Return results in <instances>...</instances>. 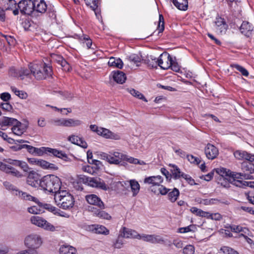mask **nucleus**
Wrapping results in <instances>:
<instances>
[{
  "label": "nucleus",
  "instance_id": "obj_1",
  "mask_svg": "<svg viewBox=\"0 0 254 254\" xmlns=\"http://www.w3.org/2000/svg\"><path fill=\"white\" fill-rule=\"evenodd\" d=\"M31 72L37 80H43L52 76V67L42 61H36L29 64Z\"/></svg>",
  "mask_w": 254,
  "mask_h": 254
},
{
  "label": "nucleus",
  "instance_id": "obj_2",
  "mask_svg": "<svg viewBox=\"0 0 254 254\" xmlns=\"http://www.w3.org/2000/svg\"><path fill=\"white\" fill-rule=\"evenodd\" d=\"M60 179L54 175H47L41 179L40 187L49 192L57 193L61 189Z\"/></svg>",
  "mask_w": 254,
  "mask_h": 254
},
{
  "label": "nucleus",
  "instance_id": "obj_3",
  "mask_svg": "<svg viewBox=\"0 0 254 254\" xmlns=\"http://www.w3.org/2000/svg\"><path fill=\"white\" fill-rule=\"evenodd\" d=\"M163 180L162 176L157 175L146 177L144 179L143 182L150 186V190L154 193L164 195L167 194L170 190L161 185Z\"/></svg>",
  "mask_w": 254,
  "mask_h": 254
},
{
  "label": "nucleus",
  "instance_id": "obj_4",
  "mask_svg": "<svg viewBox=\"0 0 254 254\" xmlns=\"http://www.w3.org/2000/svg\"><path fill=\"white\" fill-rule=\"evenodd\" d=\"M54 199L56 204L64 210H69L74 205L73 196L66 190H60L57 193L55 194Z\"/></svg>",
  "mask_w": 254,
  "mask_h": 254
},
{
  "label": "nucleus",
  "instance_id": "obj_5",
  "mask_svg": "<svg viewBox=\"0 0 254 254\" xmlns=\"http://www.w3.org/2000/svg\"><path fill=\"white\" fill-rule=\"evenodd\" d=\"M79 180L83 183L93 188L100 189L104 190H107L109 189L104 181L100 178H92L83 176L79 178Z\"/></svg>",
  "mask_w": 254,
  "mask_h": 254
},
{
  "label": "nucleus",
  "instance_id": "obj_6",
  "mask_svg": "<svg viewBox=\"0 0 254 254\" xmlns=\"http://www.w3.org/2000/svg\"><path fill=\"white\" fill-rule=\"evenodd\" d=\"M11 10L14 15H16V1L15 0H0V21H5V11Z\"/></svg>",
  "mask_w": 254,
  "mask_h": 254
},
{
  "label": "nucleus",
  "instance_id": "obj_7",
  "mask_svg": "<svg viewBox=\"0 0 254 254\" xmlns=\"http://www.w3.org/2000/svg\"><path fill=\"white\" fill-rule=\"evenodd\" d=\"M43 243L41 237L37 234H31L27 236L24 240L26 247L30 250H36L39 248Z\"/></svg>",
  "mask_w": 254,
  "mask_h": 254
},
{
  "label": "nucleus",
  "instance_id": "obj_8",
  "mask_svg": "<svg viewBox=\"0 0 254 254\" xmlns=\"http://www.w3.org/2000/svg\"><path fill=\"white\" fill-rule=\"evenodd\" d=\"M33 0H22L17 3V14L19 9L23 14L31 15L33 12Z\"/></svg>",
  "mask_w": 254,
  "mask_h": 254
},
{
  "label": "nucleus",
  "instance_id": "obj_9",
  "mask_svg": "<svg viewBox=\"0 0 254 254\" xmlns=\"http://www.w3.org/2000/svg\"><path fill=\"white\" fill-rule=\"evenodd\" d=\"M18 195L19 197H20L22 199L25 200H29L32 201L36 203H37L40 207H43L44 208L50 210L51 211H54L55 210V207L51 206L49 204H43L42 202L39 201L38 199L30 194L27 193V192H23L22 191H18Z\"/></svg>",
  "mask_w": 254,
  "mask_h": 254
},
{
  "label": "nucleus",
  "instance_id": "obj_10",
  "mask_svg": "<svg viewBox=\"0 0 254 254\" xmlns=\"http://www.w3.org/2000/svg\"><path fill=\"white\" fill-rule=\"evenodd\" d=\"M123 154L118 152H110V154L103 153L102 157L110 164L119 165L123 161Z\"/></svg>",
  "mask_w": 254,
  "mask_h": 254
},
{
  "label": "nucleus",
  "instance_id": "obj_11",
  "mask_svg": "<svg viewBox=\"0 0 254 254\" xmlns=\"http://www.w3.org/2000/svg\"><path fill=\"white\" fill-rule=\"evenodd\" d=\"M172 62H173V57L167 53L161 54L156 61L158 65L163 69L170 68L172 65Z\"/></svg>",
  "mask_w": 254,
  "mask_h": 254
},
{
  "label": "nucleus",
  "instance_id": "obj_12",
  "mask_svg": "<svg viewBox=\"0 0 254 254\" xmlns=\"http://www.w3.org/2000/svg\"><path fill=\"white\" fill-rule=\"evenodd\" d=\"M16 160L11 159H4L3 162L0 161V170L8 174L15 175Z\"/></svg>",
  "mask_w": 254,
  "mask_h": 254
},
{
  "label": "nucleus",
  "instance_id": "obj_13",
  "mask_svg": "<svg viewBox=\"0 0 254 254\" xmlns=\"http://www.w3.org/2000/svg\"><path fill=\"white\" fill-rule=\"evenodd\" d=\"M41 150L43 153L49 155H53L54 156L61 158L64 161H67L69 160L67 155L64 152L57 149L43 147L41 148Z\"/></svg>",
  "mask_w": 254,
  "mask_h": 254
},
{
  "label": "nucleus",
  "instance_id": "obj_14",
  "mask_svg": "<svg viewBox=\"0 0 254 254\" xmlns=\"http://www.w3.org/2000/svg\"><path fill=\"white\" fill-rule=\"evenodd\" d=\"M87 6L94 11L96 18L100 20L102 18L101 10V0H84Z\"/></svg>",
  "mask_w": 254,
  "mask_h": 254
},
{
  "label": "nucleus",
  "instance_id": "obj_15",
  "mask_svg": "<svg viewBox=\"0 0 254 254\" xmlns=\"http://www.w3.org/2000/svg\"><path fill=\"white\" fill-rule=\"evenodd\" d=\"M41 176L38 173L32 171L29 173L27 177V183L34 188L40 187Z\"/></svg>",
  "mask_w": 254,
  "mask_h": 254
},
{
  "label": "nucleus",
  "instance_id": "obj_16",
  "mask_svg": "<svg viewBox=\"0 0 254 254\" xmlns=\"http://www.w3.org/2000/svg\"><path fill=\"white\" fill-rule=\"evenodd\" d=\"M85 199L89 204L96 206L100 209H104L105 208L104 202L96 194H91L86 195Z\"/></svg>",
  "mask_w": 254,
  "mask_h": 254
},
{
  "label": "nucleus",
  "instance_id": "obj_17",
  "mask_svg": "<svg viewBox=\"0 0 254 254\" xmlns=\"http://www.w3.org/2000/svg\"><path fill=\"white\" fill-rule=\"evenodd\" d=\"M52 60L57 63L65 71H69L70 66L69 64L61 55L53 54L51 55Z\"/></svg>",
  "mask_w": 254,
  "mask_h": 254
},
{
  "label": "nucleus",
  "instance_id": "obj_18",
  "mask_svg": "<svg viewBox=\"0 0 254 254\" xmlns=\"http://www.w3.org/2000/svg\"><path fill=\"white\" fill-rule=\"evenodd\" d=\"M98 135L106 139H111L114 140H119L121 139V136L119 133H114L110 130L104 128L100 127Z\"/></svg>",
  "mask_w": 254,
  "mask_h": 254
},
{
  "label": "nucleus",
  "instance_id": "obj_19",
  "mask_svg": "<svg viewBox=\"0 0 254 254\" xmlns=\"http://www.w3.org/2000/svg\"><path fill=\"white\" fill-rule=\"evenodd\" d=\"M204 152L206 157L213 160L217 157L219 154L218 149L214 145L208 143L205 147Z\"/></svg>",
  "mask_w": 254,
  "mask_h": 254
},
{
  "label": "nucleus",
  "instance_id": "obj_20",
  "mask_svg": "<svg viewBox=\"0 0 254 254\" xmlns=\"http://www.w3.org/2000/svg\"><path fill=\"white\" fill-rule=\"evenodd\" d=\"M33 13H44L47 10V4L44 0H33Z\"/></svg>",
  "mask_w": 254,
  "mask_h": 254
},
{
  "label": "nucleus",
  "instance_id": "obj_21",
  "mask_svg": "<svg viewBox=\"0 0 254 254\" xmlns=\"http://www.w3.org/2000/svg\"><path fill=\"white\" fill-rule=\"evenodd\" d=\"M215 26L216 30L221 34L225 33L228 27L224 18L219 16L216 18Z\"/></svg>",
  "mask_w": 254,
  "mask_h": 254
},
{
  "label": "nucleus",
  "instance_id": "obj_22",
  "mask_svg": "<svg viewBox=\"0 0 254 254\" xmlns=\"http://www.w3.org/2000/svg\"><path fill=\"white\" fill-rule=\"evenodd\" d=\"M243 228L240 226L233 225L230 226V228H227V229H221L220 230L219 232L223 236L226 237H232V234L231 232H233L235 233H239L243 231Z\"/></svg>",
  "mask_w": 254,
  "mask_h": 254
},
{
  "label": "nucleus",
  "instance_id": "obj_23",
  "mask_svg": "<svg viewBox=\"0 0 254 254\" xmlns=\"http://www.w3.org/2000/svg\"><path fill=\"white\" fill-rule=\"evenodd\" d=\"M89 231L98 234L108 235L109 231L105 226L100 224H92L88 226Z\"/></svg>",
  "mask_w": 254,
  "mask_h": 254
},
{
  "label": "nucleus",
  "instance_id": "obj_24",
  "mask_svg": "<svg viewBox=\"0 0 254 254\" xmlns=\"http://www.w3.org/2000/svg\"><path fill=\"white\" fill-rule=\"evenodd\" d=\"M254 27L253 25L248 21H243L242 23L240 30L242 34L249 37L252 34Z\"/></svg>",
  "mask_w": 254,
  "mask_h": 254
},
{
  "label": "nucleus",
  "instance_id": "obj_25",
  "mask_svg": "<svg viewBox=\"0 0 254 254\" xmlns=\"http://www.w3.org/2000/svg\"><path fill=\"white\" fill-rule=\"evenodd\" d=\"M0 124L1 127L12 126L11 128L12 132L14 134H16L15 130L16 129V119L6 117H3L0 121Z\"/></svg>",
  "mask_w": 254,
  "mask_h": 254
},
{
  "label": "nucleus",
  "instance_id": "obj_26",
  "mask_svg": "<svg viewBox=\"0 0 254 254\" xmlns=\"http://www.w3.org/2000/svg\"><path fill=\"white\" fill-rule=\"evenodd\" d=\"M21 24L24 30L26 31L34 32L39 28L38 24L29 19L23 20Z\"/></svg>",
  "mask_w": 254,
  "mask_h": 254
},
{
  "label": "nucleus",
  "instance_id": "obj_27",
  "mask_svg": "<svg viewBox=\"0 0 254 254\" xmlns=\"http://www.w3.org/2000/svg\"><path fill=\"white\" fill-rule=\"evenodd\" d=\"M241 169L243 173L249 174L250 179L248 180L254 179V177L252 174L254 173V165L251 163L243 162L242 163Z\"/></svg>",
  "mask_w": 254,
  "mask_h": 254
},
{
  "label": "nucleus",
  "instance_id": "obj_28",
  "mask_svg": "<svg viewBox=\"0 0 254 254\" xmlns=\"http://www.w3.org/2000/svg\"><path fill=\"white\" fill-rule=\"evenodd\" d=\"M120 235L123 238H136L137 239L138 233L134 230L127 228H122L120 232Z\"/></svg>",
  "mask_w": 254,
  "mask_h": 254
},
{
  "label": "nucleus",
  "instance_id": "obj_29",
  "mask_svg": "<svg viewBox=\"0 0 254 254\" xmlns=\"http://www.w3.org/2000/svg\"><path fill=\"white\" fill-rule=\"evenodd\" d=\"M68 140L72 143L80 146L83 148L87 147L86 142L82 138L78 136L74 135H70L68 137Z\"/></svg>",
  "mask_w": 254,
  "mask_h": 254
},
{
  "label": "nucleus",
  "instance_id": "obj_30",
  "mask_svg": "<svg viewBox=\"0 0 254 254\" xmlns=\"http://www.w3.org/2000/svg\"><path fill=\"white\" fill-rule=\"evenodd\" d=\"M60 254H76L77 250L75 248L67 245H62L59 249Z\"/></svg>",
  "mask_w": 254,
  "mask_h": 254
},
{
  "label": "nucleus",
  "instance_id": "obj_31",
  "mask_svg": "<svg viewBox=\"0 0 254 254\" xmlns=\"http://www.w3.org/2000/svg\"><path fill=\"white\" fill-rule=\"evenodd\" d=\"M91 211L94 212L95 216L103 219L110 220L112 218V216L103 209H97L96 208L92 207Z\"/></svg>",
  "mask_w": 254,
  "mask_h": 254
},
{
  "label": "nucleus",
  "instance_id": "obj_32",
  "mask_svg": "<svg viewBox=\"0 0 254 254\" xmlns=\"http://www.w3.org/2000/svg\"><path fill=\"white\" fill-rule=\"evenodd\" d=\"M29 125L28 121L26 120L20 122L17 120V136L22 135L27 129Z\"/></svg>",
  "mask_w": 254,
  "mask_h": 254
},
{
  "label": "nucleus",
  "instance_id": "obj_33",
  "mask_svg": "<svg viewBox=\"0 0 254 254\" xmlns=\"http://www.w3.org/2000/svg\"><path fill=\"white\" fill-rule=\"evenodd\" d=\"M169 166L172 168L170 170L172 175V178H173L174 179L177 180L180 178L181 177L183 178V176L185 174V173L182 172L177 166L173 164H170Z\"/></svg>",
  "mask_w": 254,
  "mask_h": 254
},
{
  "label": "nucleus",
  "instance_id": "obj_34",
  "mask_svg": "<svg viewBox=\"0 0 254 254\" xmlns=\"http://www.w3.org/2000/svg\"><path fill=\"white\" fill-rule=\"evenodd\" d=\"M113 78L115 81L119 84L124 83L127 79L126 74L123 71L119 70L113 73Z\"/></svg>",
  "mask_w": 254,
  "mask_h": 254
},
{
  "label": "nucleus",
  "instance_id": "obj_35",
  "mask_svg": "<svg viewBox=\"0 0 254 254\" xmlns=\"http://www.w3.org/2000/svg\"><path fill=\"white\" fill-rule=\"evenodd\" d=\"M137 239L142 240L144 241L151 243H156L159 242V239L158 237L152 235H140L138 234Z\"/></svg>",
  "mask_w": 254,
  "mask_h": 254
},
{
  "label": "nucleus",
  "instance_id": "obj_36",
  "mask_svg": "<svg viewBox=\"0 0 254 254\" xmlns=\"http://www.w3.org/2000/svg\"><path fill=\"white\" fill-rule=\"evenodd\" d=\"M174 5L179 10L185 11L188 8V0H172Z\"/></svg>",
  "mask_w": 254,
  "mask_h": 254
},
{
  "label": "nucleus",
  "instance_id": "obj_37",
  "mask_svg": "<svg viewBox=\"0 0 254 254\" xmlns=\"http://www.w3.org/2000/svg\"><path fill=\"white\" fill-rule=\"evenodd\" d=\"M170 190L168 192V198L172 202H175L178 199L180 195V191L179 190L176 188L173 190L169 189Z\"/></svg>",
  "mask_w": 254,
  "mask_h": 254
},
{
  "label": "nucleus",
  "instance_id": "obj_38",
  "mask_svg": "<svg viewBox=\"0 0 254 254\" xmlns=\"http://www.w3.org/2000/svg\"><path fill=\"white\" fill-rule=\"evenodd\" d=\"M38 227L42 228L44 230L53 232L60 230L58 226H56L52 224V223H34Z\"/></svg>",
  "mask_w": 254,
  "mask_h": 254
},
{
  "label": "nucleus",
  "instance_id": "obj_39",
  "mask_svg": "<svg viewBox=\"0 0 254 254\" xmlns=\"http://www.w3.org/2000/svg\"><path fill=\"white\" fill-rule=\"evenodd\" d=\"M164 19L162 14H159V20L158 22V26L156 30L154 31L151 35V36L154 35L157 31H158L157 35L160 36V34L162 33L164 30Z\"/></svg>",
  "mask_w": 254,
  "mask_h": 254
},
{
  "label": "nucleus",
  "instance_id": "obj_40",
  "mask_svg": "<svg viewBox=\"0 0 254 254\" xmlns=\"http://www.w3.org/2000/svg\"><path fill=\"white\" fill-rule=\"evenodd\" d=\"M82 124V122L78 119L65 118L64 127H75L80 126Z\"/></svg>",
  "mask_w": 254,
  "mask_h": 254
},
{
  "label": "nucleus",
  "instance_id": "obj_41",
  "mask_svg": "<svg viewBox=\"0 0 254 254\" xmlns=\"http://www.w3.org/2000/svg\"><path fill=\"white\" fill-rule=\"evenodd\" d=\"M108 65L110 66L116 67L122 69L123 67V62L120 58L116 59L114 57L110 58L108 62Z\"/></svg>",
  "mask_w": 254,
  "mask_h": 254
},
{
  "label": "nucleus",
  "instance_id": "obj_42",
  "mask_svg": "<svg viewBox=\"0 0 254 254\" xmlns=\"http://www.w3.org/2000/svg\"><path fill=\"white\" fill-rule=\"evenodd\" d=\"M217 203H222L226 204H228V201L222 202L220 200L217 198H210V199H200L199 203L203 205H208L217 204Z\"/></svg>",
  "mask_w": 254,
  "mask_h": 254
},
{
  "label": "nucleus",
  "instance_id": "obj_43",
  "mask_svg": "<svg viewBox=\"0 0 254 254\" xmlns=\"http://www.w3.org/2000/svg\"><path fill=\"white\" fill-rule=\"evenodd\" d=\"M130 187L132 195L136 196L139 192L140 190V185L139 183L135 180H131L128 182Z\"/></svg>",
  "mask_w": 254,
  "mask_h": 254
},
{
  "label": "nucleus",
  "instance_id": "obj_44",
  "mask_svg": "<svg viewBox=\"0 0 254 254\" xmlns=\"http://www.w3.org/2000/svg\"><path fill=\"white\" fill-rule=\"evenodd\" d=\"M127 59L129 62L136 64V66H139V63L142 61L141 56L135 54H132L127 56Z\"/></svg>",
  "mask_w": 254,
  "mask_h": 254
},
{
  "label": "nucleus",
  "instance_id": "obj_45",
  "mask_svg": "<svg viewBox=\"0 0 254 254\" xmlns=\"http://www.w3.org/2000/svg\"><path fill=\"white\" fill-rule=\"evenodd\" d=\"M229 174L230 175V177L234 179V180L236 179L248 180V179L251 178L249 176V174L244 173L242 171L240 173L231 172Z\"/></svg>",
  "mask_w": 254,
  "mask_h": 254
},
{
  "label": "nucleus",
  "instance_id": "obj_46",
  "mask_svg": "<svg viewBox=\"0 0 254 254\" xmlns=\"http://www.w3.org/2000/svg\"><path fill=\"white\" fill-rule=\"evenodd\" d=\"M78 39L80 42L86 43L88 49L92 48V41L88 35L82 34L79 37Z\"/></svg>",
  "mask_w": 254,
  "mask_h": 254
},
{
  "label": "nucleus",
  "instance_id": "obj_47",
  "mask_svg": "<svg viewBox=\"0 0 254 254\" xmlns=\"http://www.w3.org/2000/svg\"><path fill=\"white\" fill-rule=\"evenodd\" d=\"M123 156V161H126L133 164H141L140 161L137 158H134L124 154Z\"/></svg>",
  "mask_w": 254,
  "mask_h": 254
},
{
  "label": "nucleus",
  "instance_id": "obj_48",
  "mask_svg": "<svg viewBox=\"0 0 254 254\" xmlns=\"http://www.w3.org/2000/svg\"><path fill=\"white\" fill-rule=\"evenodd\" d=\"M17 166L19 170L23 171L24 174H26L28 172L29 168L28 164L25 162L17 160Z\"/></svg>",
  "mask_w": 254,
  "mask_h": 254
},
{
  "label": "nucleus",
  "instance_id": "obj_49",
  "mask_svg": "<svg viewBox=\"0 0 254 254\" xmlns=\"http://www.w3.org/2000/svg\"><path fill=\"white\" fill-rule=\"evenodd\" d=\"M216 173L221 176L223 178L225 177H230L229 174L231 173V171L229 170H227L226 168H220L216 169Z\"/></svg>",
  "mask_w": 254,
  "mask_h": 254
},
{
  "label": "nucleus",
  "instance_id": "obj_50",
  "mask_svg": "<svg viewBox=\"0 0 254 254\" xmlns=\"http://www.w3.org/2000/svg\"><path fill=\"white\" fill-rule=\"evenodd\" d=\"M231 66L237 69L238 71H240L243 76L246 77L249 76V71L245 68L242 66L241 65L238 64H234L232 65Z\"/></svg>",
  "mask_w": 254,
  "mask_h": 254
},
{
  "label": "nucleus",
  "instance_id": "obj_51",
  "mask_svg": "<svg viewBox=\"0 0 254 254\" xmlns=\"http://www.w3.org/2000/svg\"><path fill=\"white\" fill-rule=\"evenodd\" d=\"M219 253L220 254H239L237 251L228 247H222Z\"/></svg>",
  "mask_w": 254,
  "mask_h": 254
},
{
  "label": "nucleus",
  "instance_id": "obj_52",
  "mask_svg": "<svg viewBox=\"0 0 254 254\" xmlns=\"http://www.w3.org/2000/svg\"><path fill=\"white\" fill-rule=\"evenodd\" d=\"M50 123L51 124L56 126H65V118H57L52 119L50 120Z\"/></svg>",
  "mask_w": 254,
  "mask_h": 254
},
{
  "label": "nucleus",
  "instance_id": "obj_53",
  "mask_svg": "<svg viewBox=\"0 0 254 254\" xmlns=\"http://www.w3.org/2000/svg\"><path fill=\"white\" fill-rule=\"evenodd\" d=\"M196 228L195 225L191 224L187 227H182L178 229V232L180 233H187L189 232H194Z\"/></svg>",
  "mask_w": 254,
  "mask_h": 254
},
{
  "label": "nucleus",
  "instance_id": "obj_54",
  "mask_svg": "<svg viewBox=\"0 0 254 254\" xmlns=\"http://www.w3.org/2000/svg\"><path fill=\"white\" fill-rule=\"evenodd\" d=\"M129 92L134 97L139 99L143 100L144 101L147 102V100L144 95L139 92L138 91L135 90L134 89H131L129 90Z\"/></svg>",
  "mask_w": 254,
  "mask_h": 254
},
{
  "label": "nucleus",
  "instance_id": "obj_55",
  "mask_svg": "<svg viewBox=\"0 0 254 254\" xmlns=\"http://www.w3.org/2000/svg\"><path fill=\"white\" fill-rule=\"evenodd\" d=\"M124 241L123 240V237L119 235L118 237V238L113 243V247L116 249H121L122 248L124 245Z\"/></svg>",
  "mask_w": 254,
  "mask_h": 254
},
{
  "label": "nucleus",
  "instance_id": "obj_56",
  "mask_svg": "<svg viewBox=\"0 0 254 254\" xmlns=\"http://www.w3.org/2000/svg\"><path fill=\"white\" fill-rule=\"evenodd\" d=\"M191 211L192 213L196 214V215L206 217L207 216V212L204 211L200 209H198L195 207H192L191 208Z\"/></svg>",
  "mask_w": 254,
  "mask_h": 254
},
{
  "label": "nucleus",
  "instance_id": "obj_57",
  "mask_svg": "<svg viewBox=\"0 0 254 254\" xmlns=\"http://www.w3.org/2000/svg\"><path fill=\"white\" fill-rule=\"evenodd\" d=\"M171 68L172 70L175 72H179L181 69V66L176 61V57H173V62H172Z\"/></svg>",
  "mask_w": 254,
  "mask_h": 254
},
{
  "label": "nucleus",
  "instance_id": "obj_58",
  "mask_svg": "<svg viewBox=\"0 0 254 254\" xmlns=\"http://www.w3.org/2000/svg\"><path fill=\"white\" fill-rule=\"evenodd\" d=\"M186 157L188 160L191 164H194L196 165L199 164L201 161L199 158L194 156L192 155H187Z\"/></svg>",
  "mask_w": 254,
  "mask_h": 254
},
{
  "label": "nucleus",
  "instance_id": "obj_59",
  "mask_svg": "<svg viewBox=\"0 0 254 254\" xmlns=\"http://www.w3.org/2000/svg\"><path fill=\"white\" fill-rule=\"evenodd\" d=\"M207 214L208 215H207L206 217L207 218H210L212 220L220 221L222 218L221 215L219 213H210L209 212H207Z\"/></svg>",
  "mask_w": 254,
  "mask_h": 254
},
{
  "label": "nucleus",
  "instance_id": "obj_60",
  "mask_svg": "<svg viewBox=\"0 0 254 254\" xmlns=\"http://www.w3.org/2000/svg\"><path fill=\"white\" fill-rule=\"evenodd\" d=\"M35 164L40 166L44 169H47L48 162L44 160L35 159Z\"/></svg>",
  "mask_w": 254,
  "mask_h": 254
},
{
  "label": "nucleus",
  "instance_id": "obj_61",
  "mask_svg": "<svg viewBox=\"0 0 254 254\" xmlns=\"http://www.w3.org/2000/svg\"><path fill=\"white\" fill-rule=\"evenodd\" d=\"M184 254H194V248L192 245H188L183 249Z\"/></svg>",
  "mask_w": 254,
  "mask_h": 254
},
{
  "label": "nucleus",
  "instance_id": "obj_62",
  "mask_svg": "<svg viewBox=\"0 0 254 254\" xmlns=\"http://www.w3.org/2000/svg\"><path fill=\"white\" fill-rule=\"evenodd\" d=\"M246 151L236 150L234 152V155L238 160H244V156Z\"/></svg>",
  "mask_w": 254,
  "mask_h": 254
},
{
  "label": "nucleus",
  "instance_id": "obj_63",
  "mask_svg": "<svg viewBox=\"0 0 254 254\" xmlns=\"http://www.w3.org/2000/svg\"><path fill=\"white\" fill-rule=\"evenodd\" d=\"M160 171L165 176L166 180L170 182L172 179L171 174L165 168H161Z\"/></svg>",
  "mask_w": 254,
  "mask_h": 254
},
{
  "label": "nucleus",
  "instance_id": "obj_64",
  "mask_svg": "<svg viewBox=\"0 0 254 254\" xmlns=\"http://www.w3.org/2000/svg\"><path fill=\"white\" fill-rule=\"evenodd\" d=\"M183 178L185 179L187 181V182L191 186L197 184L196 183H195L194 180L192 179L189 175L185 174L183 176Z\"/></svg>",
  "mask_w": 254,
  "mask_h": 254
}]
</instances>
